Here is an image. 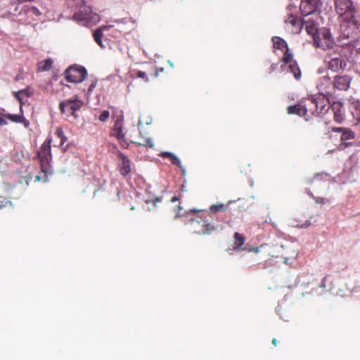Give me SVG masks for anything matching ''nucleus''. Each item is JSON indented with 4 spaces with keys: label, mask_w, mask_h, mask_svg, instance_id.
<instances>
[{
    "label": "nucleus",
    "mask_w": 360,
    "mask_h": 360,
    "mask_svg": "<svg viewBox=\"0 0 360 360\" xmlns=\"http://www.w3.org/2000/svg\"><path fill=\"white\" fill-rule=\"evenodd\" d=\"M272 344L274 345V346H276L277 345V341H276V338H274L272 340Z\"/></svg>",
    "instance_id": "3c124183"
},
{
    "label": "nucleus",
    "mask_w": 360,
    "mask_h": 360,
    "mask_svg": "<svg viewBox=\"0 0 360 360\" xmlns=\"http://www.w3.org/2000/svg\"><path fill=\"white\" fill-rule=\"evenodd\" d=\"M345 130V128H342V127H334L333 129V131H338V132H342L343 131Z\"/></svg>",
    "instance_id": "37998d69"
},
{
    "label": "nucleus",
    "mask_w": 360,
    "mask_h": 360,
    "mask_svg": "<svg viewBox=\"0 0 360 360\" xmlns=\"http://www.w3.org/2000/svg\"><path fill=\"white\" fill-rule=\"evenodd\" d=\"M162 197L160 196V197L155 198L154 200H150V199L146 200L145 202L146 204H149V203L152 202L153 204V205L155 207L156 204L158 202H162Z\"/></svg>",
    "instance_id": "473e14b6"
},
{
    "label": "nucleus",
    "mask_w": 360,
    "mask_h": 360,
    "mask_svg": "<svg viewBox=\"0 0 360 360\" xmlns=\"http://www.w3.org/2000/svg\"><path fill=\"white\" fill-rule=\"evenodd\" d=\"M65 79L70 82H82L87 77L88 73L84 67L71 66L65 71Z\"/></svg>",
    "instance_id": "20e7f679"
},
{
    "label": "nucleus",
    "mask_w": 360,
    "mask_h": 360,
    "mask_svg": "<svg viewBox=\"0 0 360 360\" xmlns=\"http://www.w3.org/2000/svg\"><path fill=\"white\" fill-rule=\"evenodd\" d=\"M7 205H12V203L11 201L6 200H0V209L6 207Z\"/></svg>",
    "instance_id": "e433bc0d"
},
{
    "label": "nucleus",
    "mask_w": 360,
    "mask_h": 360,
    "mask_svg": "<svg viewBox=\"0 0 360 360\" xmlns=\"http://www.w3.org/2000/svg\"><path fill=\"white\" fill-rule=\"evenodd\" d=\"M34 0H14L13 2H12V4L13 5H20L21 4H23L25 2H28V1H33Z\"/></svg>",
    "instance_id": "58836bf2"
},
{
    "label": "nucleus",
    "mask_w": 360,
    "mask_h": 360,
    "mask_svg": "<svg viewBox=\"0 0 360 360\" xmlns=\"http://www.w3.org/2000/svg\"><path fill=\"white\" fill-rule=\"evenodd\" d=\"M354 138V134L353 131L349 129H345V130L342 132L341 134V140L342 141H346L349 139H352Z\"/></svg>",
    "instance_id": "a878e982"
},
{
    "label": "nucleus",
    "mask_w": 360,
    "mask_h": 360,
    "mask_svg": "<svg viewBox=\"0 0 360 360\" xmlns=\"http://www.w3.org/2000/svg\"><path fill=\"white\" fill-rule=\"evenodd\" d=\"M5 110L4 108H0V115H4Z\"/></svg>",
    "instance_id": "603ef678"
},
{
    "label": "nucleus",
    "mask_w": 360,
    "mask_h": 360,
    "mask_svg": "<svg viewBox=\"0 0 360 360\" xmlns=\"http://www.w3.org/2000/svg\"><path fill=\"white\" fill-rule=\"evenodd\" d=\"M347 58L342 47L335 46L332 51H328L325 58L328 69L333 72H338L346 68Z\"/></svg>",
    "instance_id": "f03ea898"
},
{
    "label": "nucleus",
    "mask_w": 360,
    "mask_h": 360,
    "mask_svg": "<svg viewBox=\"0 0 360 360\" xmlns=\"http://www.w3.org/2000/svg\"><path fill=\"white\" fill-rule=\"evenodd\" d=\"M352 78L349 75H337L334 77L333 85L335 89L340 91H346L349 89Z\"/></svg>",
    "instance_id": "9b49d317"
},
{
    "label": "nucleus",
    "mask_w": 360,
    "mask_h": 360,
    "mask_svg": "<svg viewBox=\"0 0 360 360\" xmlns=\"http://www.w3.org/2000/svg\"><path fill=\"white\" fill-rule=\"evenodd\" d=\"M144 145L146 146H149L150 148H153L154 147L153 141V140L150 138H148V139H147L146 140V143Z\"/></svg>",
    "instance_id": "ea45409f"
},
{
    "label": "nucleus",
    "mask_w": 360,
    "mask_h": 360,
    "mask_svg": "<svg viewBox=\"0 0 360 360\" xmlns=\"http://www.w3.org/2000/svg\"><path fill=\"white\" fill-rule=\"evenodd\" d=\"M119 157L121 160L120 172L122 175L126 176L131 171L129 160L122 153H120Z\"/></svg>",
    "instance_id": "4468645a"
},
{
    "label": "nucleus",
    "mask_w": 360,
    "mask_h": 360,
    "mask_svg": "<svg viewBox=\"0 0 360 360\" xmlns=\"http://www.w3.org/2000/svg\"><path fill=\"white\" fill-rule=\"evenodd\" d=\"M314 43L316 46L322 48L323 49H328V51H332L335 49V44L333 39L323 40L321 39L320 34L315 37L314 39Z\"/></svg>",
    "instance_id": "f8f14e48"
},
{
    "label": "nucleus",
    "mask_w": 360,
    "mask_h": 360,
    "mask_svg": "<svg viewBox=\"0 0 360 360\" xmlns=\"http://www.w3.org/2000/svg\"><path fill=\"white\" fill-rule=\"evenodd\" d=\"M109 116H110L109 111L108 110H104V111H103L101 112V114L98 117V120L101 122H105L109 118Z\"/></svg>",
    "instance_id": "2f4dec72"
},
{
    "label": "nucleus",
    "mask_w": 360,
    "mask_h": 360,
    "mask_svg": "<svg viewBox=\"0 0 360 360\" xmlns=\"http://www.w3.org/2000/svg\"><path fill=\"white\" fill-rule=\"evenodd\" d=\"M83 105L81 101L76 100H68L65 101L60 102L59 104V109L62 113H65L66 111L70 112L71 115L75 116V111L78 110Z\"/></svg>",
    "instance_id": "6e6552de"
},
{
    "label": "nucleus",
    "mask_w": 360,
    "mask_h": 360,
    "mask_svg": "<svg viewBox=\"0 0 360 360\" xmlns=\"http://www.w3.org/2000/svg\"><path fill=\"white\" fill-rule=\"evenodd\" d=\"M234 239H235V247H234V248L236 250H238L244 244L245 238H244V237L241 234H240V233L236 232L234 234Z\"/></svg>",
    "instance_id": "5701e85b"
},
{
    "label": "nucleus",
    "mask_w": 360,
    "mask_h": 360,
    "mask_svg": "<svg viewBox=\"0 0 360 360\" xmlns=\"http://www.w3.org/2000/svg\"><path fill=\"white\" fill-rule=\"evenodd\" d=\"M67 141V137L63 135L60 139V143H59V146H62L65 142Z\"/></svg>",
    "instance_id": "79ce46f5"
},
{
    "label": "nucleus",
    "mask_w": 360,
    "mask_h": 360,
    "mask_svg": "<svg viewBox=\"0 0 360 360\" xmlns=\"http://www.w3.org/2000/svg\"><path fill=\"white\" fill-rule=\"evenodd\" d=\"M15 79H16V80H18V79H19V77H18V76H16Z\"/></svg>",
    "instance_id": "13d9d810"
},
{
    "label": "nucleus",
    "mask_w": 360,
    "mask_h": 360,
    "mask_svg": "<svg viewBox=\"0 0 360 360\" xmlns=\"http://www.w3.org/2000/svg\"><path fill=\"white\" fill-rule=\"evenodd\" d=\"M5 117L13 122H22L23 117L21 115L8 114Z\"/></svg>",
    "instance_id": "c85d7f7f"
},
{
    "label": "nucleus",
    "mask_w": 360,
    "mask_h": 360,
    "mask_svg": "<svg viewBox=\"0 0 360 360\" xmlns=\"http://www.w3.org/2000/svg\"><path fill=\"white\" fill-rule=\"evenodd\" d=\"M210 211L212 212V213H217L219 211H224L225 210V205L222 203L221 204H216V205H212L210 206Z\"/></svg>",
    "instance_id": "c756f323"
},
{
    "label": "nucleus",
    "mask_w": 360,
    "mask_h": 360,
    "mask_svg": "<svg viewBox=\"0 0 360 360\" xmlns=\"http://www.w3.org/2000/svg\"><path fill=\"white\" fill-rule=\"evenodd\" d=\"M122 124H123V117H120L117 118L115 122L113 131H114V135L116 136V138L121 141L124 139V134L122 132Z\"/></svg>",
    "instance_id": "2eb2a0df"
},
{
    "label": "nucleus",
    "mask_w": 360,
    "mask_h": 360,
    "mask_svg": "<svg viewBox=\"0 0 360 360\" xmlns=\"http://www.w3.org/2000/svg\"><path fill=\"white\" fill-rule=\"evenodd\" d=\"M115 22H117V23H120V22L125 23L126 22L124 19L117 20Z\"/></svg>",
    "instance_id": "09e8293b"
},
{
    "label": "nucleus",
    "mask_w": 360,
    "mask_h": 360,
    "mask_svg": "<svg viewBox=\"0 0 360 360\" xmlns=\"http://www.w3.org/2000/svg\"><path fill=\"white\" fill-rule=\"evenodd\" d=\"M335 8L343 19L354 18V8L351 0H336Z\"/></svg>",
    "instance_id": "7ed1b4c3"
},
{
    "label": "nucleus",
    "mask_w": 360,
    "mask_h": 360,
    "mask_svg": "<svg viewBox=\"0 0 360 360\" xmlns=\"http://www.w3.org/2000/svg\"><path fill=\"white\" fill-rule=\"evenodd\" d=\"M293 59V55L292 53H290L289 52V49H287L285 50V55L283 56V61L285 63V64H290L292 63H293L294 61L292 60Z\"/></svg>",
    "instance_id": "bb28decb"
},
{
    "label": "nucleus",
    "mask_w": 360,
    "mask_h": 360,
    "mask_svg": "<svg viewBox=\"0 0 360 360\" xmlns=\"http://www.w3.org/2000/svg\"><path fill=\"white\" fill-rule=\"evenodd\" d=\"M309 224H310L309 223L306 224H303V225H302L300 227H301V228H305V227H307Z\"/></svg>",
    "instance_id": "864d4df0"
},
{
    "label": "nucleus",
    "mask_w": 360,
    "mask_h": 360,
    "mask_svg": "<svg viewBox=\"0 0 360 360\" xmlns=\"http://www.w3.org/2000/svg\"><path fill=\"white\" fill-rule=\"evenodd\" d=\"M290 71L293 73L294 77L296 79H299L301 77V70L298 67L296 62H293L288 65Z\"/></svg>",
    "instance_id": "4be33fe9"
},
{
    "label": "nucleus",
    "mask_w": 360,
    "mask_h": 360,
    "mask_svg": "<svg viewBox=\"0 0 360 360\" xmlns=\"http://www.w3.org/2000/svg\"><path fill=\"white\" fill-rule=\"evenodd\" d=\"M305 25L307 32L314 39L319 34V30L316 20L310 15L304 16L301 22V28Z\"/></svg>",
    "instance_id": "1a4fd4ad"
},
{
    "label": "nucleus",
    "mask_w": 360,
    "mask_h": 360,
    "mask_svg": "<svg viewBox=\"0 0 360 360\" xmlns=\"http://www.w3.org/2000/svg\"><path fill=\"white\" fill-rule=\"evenodd\" d=\"M307 108L306 107L298 104L295 105H290L288 108V114H296L300 116H304L307 113Z\"/></svg>",
    "instance_id": "f3484780"
},
{
    "label": "nucleus",
    "mask_w": 360,
    "mask_h": 360,
    "mask_svg": "<svg viewBox=\"0 0 360 360\" xmlns=\"http://www.w3.org/2000/svg\"><path fill=\"white\" fill-rule=\"evenodd\" d=\"M22 122H24L25 127H27L29 125V122L26 120L24 117L22 119Z\"/></svg>",
    "instance_id": "de8ad7c7"
},
{
    "label": "nucleus",
    "mask_w": 360,
    "mask_h": 360,
    "mask_svg": "<svg viewBox=\"0 0 360 360\" xmlns=\"http://www.w3.org/2000/svg\"><path fill=\"white\" fill-rule=\"evenodd\" d=\"M22 11H23L25 13H27L29 11H32V12L35 15H41V12L39 11V10L37 7H34V6H33L32 8H29L27 6H23L19 13H20L22 12Z\"/></svg>",
    "instance_id": "7c9ffc66"
},
{
    "label": "nucleus",
    "mask_w": 360,
    "mask_h": 360,
    "mask_svg": "<svg viewBox=\"0 0 360 360\" xmlns=\"http://www.w3.org/2000/svg\"><path fill=\"white\" fill-rule=\"evenodd\" d=\"M55 135L58 139H60L64 135L63 129L61 128H57L55 132Z\"/></svg>",
    "instance_id": "c9c22d12"
},
{
    "label": "nucleus",
    "mask_w": 360,
    "mask_h": 360,
    "mask_svg": "<svg viewBox=\"0 0 360 360\" xmlns=\"http://www.w3.org/2000/svg\"><path fill=\"white\" fill-rule=\"evenodd\" d=\"M321 6L320 0H302L300 9L304 16L313 15L318 18L316 11L320 9Z\"/></svg>",
    "instance_id": "39448f33"
},
{
    "label": "nucleus",
    "mask_w": 360,
    "mask_h": 360,
    "mask_svg": "<svg viewBox=\"0 0 360 360\" xmlns=\"http://www.w3.org/2000/svg\"><path fill=\"white\" fill-rule=\"evenodd\" d=\"M20 93H21L22 94H25L27 96H30L32 95V92L30 91V88H26L25 89H22L20 91Z\"/></svg>",
    "instance_id": "4c0bfd02"
},
{
    "label": "nucleus",
    "mask_w": 360,
    "mask_h": 360,
    "mask_svg": "<svg viewBox=\"0 0 360 360\" xmlns=\"http://www.w3.org/2000/svg\"><path fill=\"white\" fill-rule=\"evenodd\" d=\"M51 139L48 138L41 145L40 150L37 153V156L42 167L48 166L51 160Z\"/></svg>",
    "instance_id": "423d86ee"
},
{
    "label": "nucleus",
    "mask_w": 360,
    "mask_h": 360,
    "mask_svg": "<svg viewBox=\"0 0 360 360\" xmlns=\"http://www.w3.org/2000/svg\"><path fill=\"white\" fill-rule=\"evenodd\" d=\"M162 157L165 158H169L174 165H176L179 167H181L180 160L174 154L170 152H163L162 153Z\"/></svg>",
    "instance_id": "412c9836"
},
{
    "label": "nucleus",
    "mask_w": 360,
    "mask_h": 360,
    "mask_svg": "<svg viewBox=\"0 0 360 360\" xmlns=\"http://www.w3.org/2000/svg\"><path fill=\"white\" fill-rule=\"evenodd\" d=\"M18 6H16V7L15 8V10H14V12H17L18 11Z\"/></svg>",
    "instance_id": "6e6d98bb"
},
{
    "label": "nucleus",
    "mask_w": 360,
    "mask_h": 360,
    "mask_svg": "<svg viewBox=\"0 0 360 360\" xmlns=\"http://www.w3.org/2000/svg\"><path fill=\"white\" fill-rule=\"evenodd\" d=\"M53 65V60L50 58L46 59L38 63V69L39 71H49L51 70Z\"/></svg>",
    "instance_id": "aec40b11"
},
{
    "label": "nucleus",
    "mask_w": 360,
    "mask_h": 360,
    "mask_svg": "<svg viewBox=\"0 0 360 360\" xmlns=\"http://www.w3.org/2000/svg\"><path fill=\"white\" fill-rule=\"evenodd\" d=\"M20 94H22L20 93V91L18 92H15V97L20 102V105H22V98L20 97Z\"/></svg>",
    "instance_id": "a19ab883"
},
{
    "label": "nucleus",
    "mask_w": 360,
    "mask_h": 360,
    "mask_svg": "<svg viewBox=\"0 0 360 360\" xmlns=\"http://www.w3.org/2000/svg\"><path fill=\"white\" fill-rule=\"evenodd\" d=\"M319 34H320V37H321V39L323 40H326V39H333L331 38V34L329 32L328 30L327 29H321L319 30Z\"/></svg>",
    "instance_id": "cd10ccee"
},
{
    "label": "nucleus",
    "mask_w": 360,
    "mask_h": 360,
    "mask_svg": "<svg viewBox=\"0 0 360 360\" xmlns=\"http://www.w3.org/2000/svg\"><path fill=\"white\" fill-rule=\"evenodd\" d=\"M309 101L315 107V109L311 110L314 115L319 116L321 114H324L328 111V107L326 105V101L323 97H312Z\"/></svg>",
    "instance_id": "9d476101"
},
{
    "label": "nucleus",
    "mask_w": 360,
    "mask_h": 360,
    "mask_svg": "<svg viewBox=\"0 0 360 360\" xmlns=\"http://www.w3.org/2000/svg\"><path fill=\"white\" fill-rule=\"evenodd\" d=\"M134 209H135V207H134V206H132V207H131V210H134Z\"/></svg>",
    "instance_id": "bf43d9fd"
},
{
    "label": "nucleus",
    "mask_w": 360,
    "mask_h": 360,
    "mask_svg": "<svg viewBox=\"0 0 360 360\" xmlns=\"http://www.w3.org/2000/svg\"><path fill=\"white\" fill-rule=\"evenodd\" d=\"M341 107L342 105L340 103H334L332 105V109L334 112V119L338 123H341L344 120L343 115L340 111Z\"/></svg>",
    "instance_id": "a211bd4d"
},
{
    "label": "nucleus",
    "mask_w": 360,
    "mask_h": 360,
    "mask_svg": "<svg viewBox=\"0 0 360 360\" xmlns=\"http://www.w3.org/2000/svg\"><path fill=\"white\" fill-rule=\"evenodd\" d=\"M272 41L274 42V48L277 49L283 50L284 49H285L286 50L287 49H288L287 42L278 37H274L272 38Z\"/></svg>",
    "instance_id": "6ab92c4d"
},
{
    "label": "nucleus",
    "mask_w": 360,
    "mask_h": 360,
    "mask_svg": "<svg viewBox=\"0 0 360 360\" xmlns=\"http://www.w3.org/2000/svg\"><path fill=\"white\" fill-rule=\"evenodd\" d=\"M285 22L286 23L291 24L293 27L297 26L299 30L301 29V22L292 14H290L288 18L285 20Z\"/></svg>",
    "instance_id": "393cba45"
},
{
    "label": "nucleus",
    "mask_w": 360,
    "mask_h": 360,
    "mask_svg": "<svg viewBox=\"0 0 360 360\" xmlns=\"http://www.w3.org/2000/svg\"><path fill=\"white\" fill-rule=\"evenodd\" d=\"M333 82L330 81V78L328 76H324L317 83V88L319 90L322 91V94L328 93V90Z\"/></svg>",
    "instance_id": "dca6fc26"
},
{
    "label": "nucleus",
    "mask_w": 360,
    "mask_h": 360,
    "mask_svg": "<svg viewBox=\"0 0 360 360\" xmlns=\"http://www.w3.org/2000/svg\"><path fill=\"white\" fill-rule=\"evenodd\" d=\"M323 202H324V199L322 198H317L316 200V203H317V204H319V203L322 204Z\"/></svg>",
    "instance_id": "a18cd8bd"
},
{
    "label": "nucleus",
    "mask_w": 360,
    "mask_h": 360,
    "mask_svg": "<svg viewBox=\"0 0 360 360\" xmlns=\"http://www.w3.org/2000/svg\"><path fill=\"white\" fill-rule=\"evenodd\" d=\"M137 76L139 78L144 79L146 81H148V78L147 77V75L145 72L143 71H139L137 73Z\"/></svg>",
    "instance_id": "f704fd0d"
},
{
    "label": "nucleus",
    "mask_w": 360,
    "mask_h": 360,
    "mask_svg": "<svg viewBox=\"0 0 360 360\" xmlns=\"http://www.w3.org/2000/svg\"><path fill=\"white\" fill-rule=\"evenodd\" d=\"M344 21L340 25V31L342 35L346 38H353L354 33L358 29V25L354 18L343 19Z\"/></svg>",
    "instance_id": "0eeeda50"
},
{
    "label": "nucleus",
    "mask_w": 360,
    "mask_h": 360,
    "mask_svg": "<svg viewBox=\"0 0 360 360\" xmlns=\"http://www.w3.org/2000/svg\"><path fill=\"white\" fill-rule=\"evenodd\" d=\"M214 229H215L214 226H210V224H207L205 226V229L202 233H203V234H210Z\"/></svg>",
    "instance_id": "72a5a7b5"
},
{
    "label": "nucleus",
    "mask_w": 360,
    "mask_h": 360,
    "mask_svg": "<svg viewBox=\"0 0 360 360\" xmlns=\"http://www.w3.org/2000/svg\"><path fill=\"white\" fill-rule=\"evenodd\" d=\"M96 86V83L91 84L89 87V91H92Z\"/></svg>",
    "instance_id": "49530a36"
},
{
    "label": "nucleus",
    "mask_w": 360,
    "mask_h": 360,
    "mask_svg": "<svg viewBox=\"0 0 360 360\" xmlns=\"http://www.w3.org/2000/svg\"><path fill=\"white\" fill-rule=\"evenodd\" d=\"M178 200H179L178 197H176V196H174V197L172 198L171 201H172V202H174L177 201Z\"/></svg>",
    "instance_id": "8fccbe9b"
},
{
    "label": "nucleus",
    "mask_w": 360,
    "mask_h": 360,
    "mask_svg": "<svg viewBox=\"0 0 360 360\" xmlns=\"http://www.w3.org/2000/svg\"><path fill=\"white\" fill-rule=\"evenodd\" d=\"M112 27H114V25H103L96 29L94 32V40L102 49H104L105 47L102 41L103 32L108 30Z\"/></svg>",
    "instance_id": "ddd939ff"
},
{
    "label": "nucleus",
    "mask_w": 360,
    "mask_h": 360,
    "mask_svg": "<svg viewBox=\"0 0 360 360\" xmlns=\"http://www.w3.org/2000/svg\"><path fill=\"white\" fill-rule=\"evenodd\" d=\"M7 124V122L5 119L0 117V126H4Z\"/></svg>",
    "instance_id": "c03bdc74"
},
{
    "label": "nucleus",
    "mask_w": 360,
    "mask_h": 360,
    "mask_svg": "<svg viewBox=\"0 0 360 360\" xmlns=\"http://www.w3.org/2000/svg\"><path fill=\"white\" fill-rule=\"evenodd\" d=\"M168 62H169V65H170L171 67H173V63H171L170 61H168Z\"/></svg>",
    "instance_id": "4d7b16f0"
},
{
    "label": "nucleus",
    "mask_w": 360,
    "mask_h": 360,
    "mask_svg": "<svg viewBox=\"0 0 360 360\" xmlns=\"http://www.w3.org/2000/svg\"><path fill=\"white\" fill-rule=\"evenodd\" d=\"M352 114L356 119L360 122V101L352 103Z\"/></svg>",
    "instance_id": "b1692460"
},
{
    "label": "nucleus",
    "mask_w": 360,
    "mask_h": 360,
    "mask_svg": "<svg viewBox=\"0 0 360 360\" xmlns=\"http://www.w3.org/2000/svg\"><path fill=\"white\" fill-rule=\"evenodd\" d=\"M68 5L71 8L75 7L76 11L73 19L76 21L96 23L100 20L99 15L92 13L91 8L85 5L84 0H68Z\"/></svg>",
    "instance_id": "f257e3e1"
},
{
    "label": "nucleus",
    "mask_w": 360,
    "mask_h": 360,
    "mask_svg": "<svg viewBox=\"0 0 360 360\" xmlns=\"http://www.w3.org/2000/svg\"><path fill=\"white\" fill-rule=\"evenodd\" d=\"M325 286H326V283H325V281L323 280L322 283H321V287L322 288H325Z\"/></svg>",
    "instance_id": "5fc2aeb1"
}]
</instances>
